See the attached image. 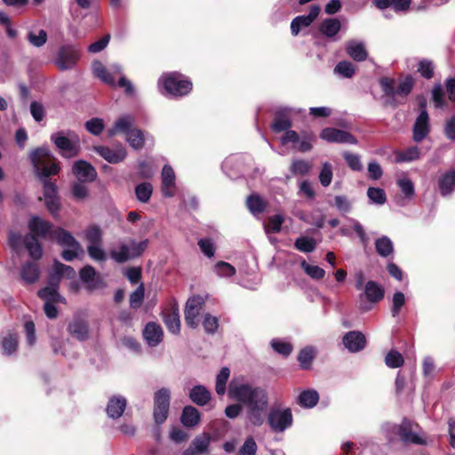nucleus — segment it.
Listing matches in <instances>:
<instances>
[{
    "label": "nucleus",
    "instance_id": "f257e3e1",
    "mask_svg": "<svg viewBox=\"0 0 455 455\" xmlns=\"http://www.w3.org/2000/svg\"><path fill=\"white\" fill-rule=\"evenodd\" d=\"M228 395L245 406L247 418L252 425L263 424L268 406V396L264 388L250 384L243 377H236L228 384Z\"/></svg>",
    "mask_w": 455,
    "mask_h": 455
},
{
    "label": "nucleus",
    "instance_id": "f03ea898",
    "mask_svg": "<svg viewBox=\"0 0 455 455\" xmlns=\"http://www.w3.org/2000/svg\"><path fill=\"white\" fill-rule=\"evenodd\" d=\"M29 158L34 167V172L39 180L48 178L59 173L60 168L56 159L48 148L40 147L32 150Z\"/></svg>",
    "mask_w": 455,
    "mask_h": 455
},
{
    "label": "nucleus",
    "instance_id": "7ed1b4c3",
    "mask_svg": "<svg viewBox=\"0 0 455 455\" xmlns=\"http://www.w3.org/2000/svg\"><path fill=\"white\" fill-rule=\"evenodd\" d=\"M158 88L161 93L180 97L188 94L192 89V83L183 75L172 72L164 74L158 80Z\"/></svg>",
    "mask_w": 455,
    "mask_h": 455
},
{
    "label": "nucleus",
    "instance_id": "20e7f679",
    "mask_svg": "<svg viewBox=\"0 0 455 455\" xmlns=\"http://www.w3.org/2000/svg\"><path fill=\"white\" fill-rule=\"evenodd\" d=\"M148 241L136 242L133 239L122 241L116 247L110 250V258L116 263H124L140 257L147 249Z\"/></svg>",
    "mask_w": 455,
    "mask_h": 455
},
{
    "label": "nucleus",
    "instance_id": "39448f33",
    "mask_svg": "<svg viewBox=\"0 0 455 455\" xmlns=\"http://www.w3.org/2000/svg\"><path fill=\"white\" fill-rule=\"evenodd\" d=\"M51 140L60 149L63 157L71 158L77 156L79 138L75 132H68L67 136L63 132L53 133L51 136Z\"/></svg>",
    "mask_w": 455,
    "mask_h": 455
},
{
    "label": "nucleus",
    "instance_id": "423d86ee",
    "mask_svg": "<svg viewBox=\"0 0 455 455\" xmlns=\"http://www.w3.org/2000/svg\"><path fill=\"white\" fill-rule=\"evenodd\" d=\"M293 417L291 409L273 408L267 416V423L272 431L283 433L291 427Z\"/></svg>",
    "mask_w": 455,
    "mask_h": 455
},
{
    "label": "nucleus",
    "instance_id": "0eeeda50",
    "mask_svg": "<svg viewBox=\"0 0 455 455\" xmlns=\"http://www.w3.org/2000/svg\"><path fill=\"white\" fill-rule=\"evenodd\" d=\"M384 289L374 281H369L364 286V292L359 295V308L363 312L371 309V304L384 298Z\"/></svg>",
    "mask_w": 455,
    "mask_h": 455
},
{
    "label": "nucleus",
    "instance_id": "6e6552de",
    "mask_svg": "<svg viewBox=\"0 0 455 455\" xmlns=\"http://www.w3.org/2000/svg\"><path fill=\"white\" fill-rule=\"evenodd\" d=\"M171 391L163 387L154 395V419L157 424H162L168 417L170 408Z\"/></svg>",
    "mask_w": 455,
    "mask_h": 455
},
{
    "label": "nucleus",
    "instance_id": "1a4fd4ad",
    "mask_svg": "<svg viewBox=\"0 0 455 455\" xmlns=\"http://www.w3.org/2000/svg\"><path fill=\"white\" fill-rule=\"evenodd\" d=\"M205 300L202 296L190 297L185 307V321L191 328H196L199 324V316L204 313Z\"/></svg>",
    "mask_w": 455,
    "mask_h": 455
},
{
    "label": "nucleus",
    "instance_id": "9d476101",
    "mask_svg": "<svg viewBox=\"0 0 455 455\" xmlns=\"http://www.w3.org/2000/svg\"><path fill=\"white\" fill-rule=\"evenodd\" d=\"M419 426L408 419L403 420L398 427V434L403 443L414 444H426L425 438L416 432Z\"/></svg>",
    "mask_w": 455,
    "mask_h": 455
},
{
    "label": "nucleus",
    "instance_id": "9b49d317",
    "mask_svg": "<svg viewBox=\"0 0 455 455\" xmlns=\"http://www.w3.org/2000/svg\"><path fill=\"white\" fill-rule=\"evenodd\" d=\"M79 58V51L75 46H62L59 51L56 65L61 70L69 69L76 65Z\"/></svg>",
    "mask_w": 455,
    "mask_h": 455
},
{
    "label": "nucleus",
    "instance_id": "f8f14e48",
    "mask_svg": "<svg viewBox=\"0 0 455 455\" xmlns=\"http://www.w3.org/2000/svg\"><path fill=\"white\" fill-rule=\"evenodd\" d=\"M320 137L331 143H343L355 145L357 140L351 133L336 129V128H324L320 134Z\"/></svg>",
    "mask_w": 455,
    "mask_h": 455
},
{
    "label": "nucleus",
    "instance_id": "ddd939ff",
    "mask_svg": "<svg viewBox=\"0 0 455 455\" xmlns=\"http://www.w3.org/2000/svg\"><path fill=\"white\" fill-rule=\"evenodd\" d=\"M81 281L85 284V287L89 291H94L104 288L106 283L102 277L96 273V270L92 266H85L80 270L79 273Z\"/></svg>",
    "mask_w": 455,
    "mask_h": 455
},
{
    "label": "nucleus",
    "instance_id": "4468645a",
    "mask_svg": "<svg viewBox=\"0 0 455 455\" xmlns=\"http://www.w3.org/2000/svg\"><path fill=\"white\" fill-rule=\"evenodd\" d=\"M30 234L28 235H35V237H43L51 239V233L54 231L50 222L38 216H33L28 223Z\"/></svg>",
    "mask_w": 455,
    "mask_h": 455
},
{
    "label": "nucleus",
    "instance_id": "2eb2a0df",
    "mask_svg": "<svg viewBox=\"0 0 455 455\" xmlns=\"http://www.w3.org/2000/svg\"><path fill=\"white\" fill-rule=\"evenodd\" d=\"M44 188V199L47 209L52 214H56L60 209L57 188L54 183L44 178L40 180Z\"/></svg>",
    "mask_w": 455,
    "mask_h": 455
},
{
    "label": "nucleus",
    "instance_id": "dca6fc26",
    "mask_svg": "<svg viewBox=\"0 0 455 455\" xmlns=\"http://www.w3.org/2000/svg\"><path fill=\"white\" fill-rule=\"evenodd\" d=\"M320 7L312 5L307 15H300L294 18L291 23V31L292 36H298L301 29L308 28L318 17Z\"/></svg>",
    "mask_w": 455,
    "mask_h": 455
},
{
    "label": "nucleus",
    "instance_id": "f3484780",
    "mask_svg": "<svg viewBox=\"0 0 455 455\" xmlns=\"http://www.w3.org/2000/svg\"><path fill=\"white\" fill-rule=\"evenodd\" d=\"M93 150L110 164H118L126 157L125 148L119 145L115 148H110L105 146H95Z\"/></svg>",
    "mask_w": 455,
    "mask_h": 455
},
{
    "label": "nucleus",
    "instance_id": "a211bd4d",
    "mask_svg": "<svg viewBox=\"0 0 455 455\" xmlns=\"http://www.w3.org/2000/svg\"><path fill=\"white\" fill-rule=\"evenodd\" d=\"M429 132V116L427 110L422 109L413 125V140L415 142L422 141L428 135Z\"/></svg>",
    "mask_w": 455,
    "mask_h": 455
},
{
    "label": "nucleus",
    "instance_id": "6ab92c4d",
    "mask_svg": "<svg viewBox=\"0 0 455 455\" xmlns=\"http://www.w3.org/2000/svg\"><path fill=\"white\" fill-rule=\"evenodd\" d=\"M72 171L76 178L81 182H91L97 177L95 168L91 164L83 160L76 162Z\"/></svg>",
    "mask_w": 455,
    "mask_h": 455
},
{
    "label": "nucleus",
    "instance_id": "aec40b11",
    "mask_svg": "<svg viewBox=\"0 0 455 455\" xmlns=\"http://www.w3.org/2000/svg\"><path fill=\"white\" fill-rule=\"evenodd\" d=\"M76 271L73 267L56 261L49 276L48 285L58 288L62 277L74 278Z\"/></svg>",
    "mask_w": 455,
    "mask_h": 455
},
{
    "label": "nucleus",
    "instance_id": "412c9836",
    "mask_svg": "<svg viewBox=\"0 0 455 455\" xmlns=\"http://www.w3.org/2000/svg\"><path fill=\"white\" fill-rule=\"evenodd\" d=\"M162 193L165 197H172L176 192V176L173 169L165 164L162 170Z\"/></svg>",
    "mask_w": 455,
    "mask_h": 455
},
{
    "label": "nucleus",
    "instance_id": "4be33fe9",
    "mask_svg": "<svg viewBox=\"0 0 455 455\" xmlns=\"http://www.w3.org/2000/svg\"><path fill=\"white\" fill-rule=\"evenodd\" d=\"M143 337L149 347H156L163 340L164 331L158 323L149 322L144 328Z\"/></svg>",
    "mask_w": 455,
    "mask_h": 455
},
{
    "label": "nucleus",
    "instance_id": "5701e85b",
    "mask_svg": "<svg viewBox=\"0 0 455 455\" xmlns=\"http://www.w3.org/2000/svg\"><path fill=\"white\" fill-rule=\"evenodd\" d=\"M343 344L350 352L355 353L364 348L366 339L362 332L352 331L343 337Z\"/></svg>",
    "mask_w": 455,
    "mask_h": 455
},
{
    "label": "nucleus",
    "instance_id": "b1692460",
    "mask_svg": "<svg viewBox=\"0 0 455 455\" xmlns=\"http://www.w3.org/2000/svg\"><path fill=\"white\" fill-rule=\"evenodd\" d=\"M134 124V119L131 116H123L119 117L114 124L113 127L108 130V137H113L117 133H124L126 136Z\"/></svg>",
    "mask_w": 455,
    "mask_h": 455
},
{
    "label": "nucleus",
    "instance_id": "393cba45",
    "mask_svg": "<svg viewBox=\"0 0 455 455\" xmlns=\"http://www.w3.org/2000/svg\"><path fill=\"white\" fill-rule=\"evenodd\" d=\"M340 28L341 23L337 18L324 19L319 26L320 33L333 41L336 40V36Z\"/></svg>",
    "mask_w": 455,
    "mask_h": 455
},
{
    "label": "nucleus",
    "instance_id": "a878e982",
    "mask_svg": "<svg viewBox=\"0 0 455 455\" xmlns=\"http://www.w3.org/2000/svg\"><path fill=\"white\" fill-rule=\"evenodd\" d=\"M346 51L347 54L355 61H363L368 57L365 45L363 42L350 40L347 43Z\"/></svg>",
    "mask_w": 455,
    "mask_h": 455
},
{
    "label": "nucleus",
    "instance_id": "bb28decb",
    "mask_svg": "<svg viewBox=\"0 0 455 455\" xmlns=\"http://www.w3.org/2000/svg\"><path fill=\"white\" fill-rule=\"evenodd\" d=\"M68 331L71 336L80 341L88 339V324L84 320L74 319L68 323Z\"/></svg>",
    "mask_w": 455,
    "mask_h": 455
},
{
    "label": "nucleus",
    "instance_id": "cd10ccee",
    "mask_svg": "<svg viewBox=\"0 0 455 455\" xmlns=\"http://www.w3.org/2000/svg\"><path fill=\"white\" fill-rule=\"evenodd\" d=\"M51 239L56 240L58 243L64 248L71 246L78 248V244H80L69 232L60 228H55L54 231L51 233Z\"/></svg>",
    "mask_w": 455,
    "mask_h": 455
},
{
    "label": "nucleus",
    "instance_id": "c85d7f7f",
    "mask_svg": "<svg viewBox=\"0 0 455 455\" xmlns=\"http://www.w3.org/2000/svg\"><path fill=\"white\" fill-rule=\"evenodd\" d=\"M126 407V400L123 396H113L109 399L107 405V413L112 419L120 418Z\"/></svg>",
    "mask_w": 455,
    "mask_h": 455
},
{
    "label": "nucleus",
    "instance_id": "c756f323",
    "mask_svg": "<svg viewBox=\"0 0 455 455\" xmlns=\"http://www.w3.org/2000/svg\"><path fill=\"white\" fill-rule=\"evenodd\" d=\"M189 398L194 403L204 406L211 400L212 394L206 387L197 385L190 390Z\"/></svg>",
    "mask_w": 455,
    "mask_h": 455
},
{
    "label": "nucleus",
    "instance_id": "7c9ffc66",
    "mask_svg": "<svg viewBox=\"0 0 455 455\" xmlns=\"http://www.w3.org/2000/svg\"><path fill=\"white\" fill-rule=\"evenodd\" d=\"M291 112V109L288 108L280 109L276 112L275 121L272 124V128L275 132H280L287 131L291 126V123L289 118Z\"/></svg>",
    "mask_w": 455,
    "mask_h": 455
},
{
    "label": "nucleus",
    "instance_id": "2f4dec72",
    "mask_svg": "<svg viewBox=\"0 0 455 455\" xmlns=\"http://www.w3.org/2000/svg\"><path fill=\"white\" fill-rule=\"evenodd\" d=\"M163 318L169 331L173 334L180 333V320L178 308L173 307L172 310L164 312Z\"/></svg>",
    "mask_w": 455,
    "mask_h": 455
},
{
    "label": "nucleus",
    "instance_id": "473e14b6",
    "mask_svg": "<svg viewBox=\"0 0 455 455\" xmlns=\"http://www.w3.org/2000/svg\"><path fill=\"white\" fill-rule=\"evenodd\" d=\"M39 275L40 270L36 263L27 262L21 267L20 277L26 283H36L39 278Z\"/></svg>",
    "mask_w": 455,
    "mask_h": 455
},
{
    "label": "nucleus",
    "instance_id": "72a5a7b5",
    "mask_svg": "<svg viewBox=\"0 0 455 455\" xmlns=\"http://www.w3.org/2000/svg\"><path fill=\"white\" fill-rule=\"evenodd\" d=\"M379 9L392 7L395 12H405L409 9L411 0H373Z\"/></svg>",
    "mask_w": 455,
    "mask_h": 455
},
{
    "label": "nucleus",
    "instance_id": "f704fd0d",
    "mask_svg": "<svg viewBox=\"0 0 455 455\" xmlns=\"http://www.w3.org/2000/svg\"><path fill=\"white\" fill-rule=\"evenodd\" d=\"M3 354L12 355L18 348V336L16 333L9 331L3 336L1 340Z\"/></svg>",
    "mask_w": 455,
    "mask_h": 455
},
{
    "label": "nucleus",
    "instance_id": "c9c22d12",
    "mask_svg": "<svg viewBox=\"0 0 455 455\" xmlns=\"http://www.w3.org/2000/svg\"><path fill=\"white\" fill-rule=\"evenodd\" d=\"M375 249L380 257L387 258L394 252V244L389 237L383 235L375 241Z\"/></svg>",
    "mask_w": 455,
    "mask_h": 455
},
{
    "label": "nucleus",
    "instance_id": "e433bc0d",
    "mask_svg": "<svg viewBox=\"0 0 455 455\" xmlns=\"http://www.w3.org/2000/svg\"><path fill=\"white\" fill-rule=\"evenodd\" d=\"M24 245L32 259H41L43 254L42 246L35 235H26L24 238Z\"/></svg>",
    "mask_w": 455,
    "mask_h": 455
},
{
    "label": "nucleus",
    "instance_id": "4c0bfd02",
    "mask_svg": "<svg viewBox=\"0 0 455 455\" xmlns=\"http://www.w3.org/2000/svg\"><path fill=\"white\" fill-rule=\"evenodd\" d=\"M180 419L185 427H195L200 419L199 411L193 406H186L183 409Z\"/></svg>",
    "mask_w": 455,
    "mask_h": 455
},
{
    "label": "nucleus",
    "instance_id": "58836bf2",
    "mask_svg": "<svg viewBox=\"0 0 455 455\" xmlns=\"http://www.w3.org/2000/svg\"><path fill=\"white\" fill-rule=\"evenodd\" d=\"M316 350L314 347L308 346L302 348L298 355V362L301 369L308 370L312 365V362L315 356Z\"/></svg>",
    "mask_w": 455,
    "mask_h": 455
},
{
    "label": "nucleus",
    "instance_id": "ea45409f",
    "mask_svg": "<svg viewBox=\"0 0 455 455\" xmlns=\"http://www.w3.org/2000/svg\"><path fill=\"white\" fill-rule=\"evenodd\" d=\"M319 401V395L315 390L307 389L302 391L298 396V403L304 408H312Z\"/></svg>",
    "mask_w": 455,
    "mask_h": 455
},
{
    "label": "nucleus",
    "instance_id": "a19ab883",
    "mask_svg": "<svg viewBox=\"0 0 455 455\" xmlns=\"http://www.w3.org/2000/svg\"><path fill=\"white\" fill-rule=\"evenodd\" d=\"M38 296L44 302H65V299L58 292V288L51 285L41 289L38 291Z\"/></svg>",
    "mask_w": 455,
    "mask_h": 455
},
{
    "label": "nucleus",
    "instance_id": "79ce46f5",
    "mask_svg": "<svg viewBox=\"0 0 455 455\" xmlns=\"http://www.w3.org/2000/svg\"><path fill=\"white\" fill-rule=\"evenodd\" d=\"M92 72L94 76L100 79L103 83L110 85H115V78L100 61H93Z\"/></svg>",
    "mask_w": 455,
    "mask_h": 455
},
{
    "label": "nucleus",
    "instance_id": "37998d69",
    "mask_svg": "<svg viewBox=\"0 0 455 455\" xmlns=\"http://www.w3.org/2000/svg\"><path fill=\"white\" fill-rule=\"evenodd\" d=\"M230 376V370L223 367L216 376L215 391L219 395H223L227 391V383Z\"/></svg>",
    "mask_w": 455,
    "mask_h": 455
},
{
    "label": "nucleus",
    "instance_id": "c03bdc74",
    "mask_svg": "<svg viewBox=\"0 0 455 455\" xmlns=\"http://www.w3.org/2000/svg\"><path fill=\"white\" fill-rule=\"evenodd\" d=\"M439 188L443 196L451 194L455 189V172L444 174L439 181Z\"/></svg>",
    "mask_w": 455,
    "mask_h": 455
},
{
    "label": "nucleus",
    "instance_id": "a18cd8bd",
    "mask_svg": "<svg viewBox=\"0 0 455 455\" xmlns=\"http://www.w3.org/2000/svg\"><path fill=\"white\" fill-rule=\"evenodd\" d=\"M419 148L410 147L403 151L395 152V160L398 163L411 162L419 158Z\"/></svg>",
    "mask_w": 455,
    "mask_h": 455
},
{
    "label": "nucleus",
    "instance_id": "49530a36",
    "mask_svg": "<svg viewBox=\"0 0 455 455\" xmlns=\"http://www.w3.org/2000/svg\"><path fill=\"white\" fill-rule=\"evenodd\" d=\"M126 140L130 146L134 149H140L145 143L144 135L141 130L134 128L128 132Z\"/></svg>",
    "mask_w": 455,
    "mask_h": 455
},
{
    "label": "nucleus",
    "instance_id": "de8ad7c7",
    "mask_svg": "<svg viewBox=\"0 0 455 455\" xmlns=\"http://www.w3.org/2000/svg\"><path fill=\"white\" fill-rule=\"evenodd\" d=\"M294 246L299 251L312 252L316 247V242L312 237L300 236L296 239Z\"/></svg>",
    "mask_w": 455,
    "mask_h": 455
},
{
    "label": "nucleus",
    "instance_id": "09e8293b",
    "mask_svg": "<svg viewBox=\"0 0 455 455\" xmlns=\"http://www.w3.org/2000/svg\"><path fill=\"white\" fill-rule=\"evenodd\" d=\"M84 237L89 244L102 243V232L98 226H91L84 230Z\"/></svg>",
    "mask_w": 455,
    "mask_h": 455
},
{
    "label": "nucleus",
    "instance_id": "8fccbe9b",
    "mask_svg": "<svg viewBox=\"0 0 455 455\" xmlns=\"http://www.w3.org/2000/svg\"><path fill=\"white\" fill-rule=\"evenodd\" d=\"M153 192V187L149 182L139 184L135 188L137 199L141 203H147L150 199Z\"/></svg>",
    "mask_w": 455,
    "mask_h": 455
},
{
    "label": "nucleus",
    "instance_id": "3c124183",
    "mask_svg": "<svg viewBox=\"0 0 455 455\" xmlns=\"http://www.w3.org/2000/svg\"><path fill=\"white\" fill-rule=\"evenodd\" d=\"M235 272V267L225 261H219L214 266V273L220 278L233 276Z\"/></svg>",
    "mask_w": 455,
    "mask_h": 455
},
{
    "label": "nucleus",
    "instance_id": "603ef678",
    "mask_svg": "<svg viewBox=\"0 0 455 455\" xmlns=\"http://www.w3.org/2000/svg\"><path fill=\"white\" fill-rule=\"evenodd\" d=\"M270 345L274 351L283 356H288L292 352L291 344L281 339H273Z\"/></svg>",
    "mask_w": 455,
    "mask_h": 455
},
{
    "label": "nucleus",
    "instance_id": "864d4df0",
    "mask_svg": "<svg viewBox=\"0 0 455 455\" xmlns=\"http://www.w3.org/2000/svg\"><path fill=\"white\" fill-rule=\"evenodd\" d=\"M434 63L427 59L420 60L418 64V72L426 79H430L434 76Z\"/></svg>",
    "mask_w": 455,
    "mask_h": 455
},
{
    "label": "nucleus",
    "instance_id": "5fc2aeb1",
    "mask_svg": "<svg viewBox=\"0 0 455 455\" xmlns=\"http://www.w3.org/2000/svg\"><path fill=\"white\" fill-rule=\"evenodd\" d=\"M385 363L389 368H399L403 364L404 359L398 351L391 350L387 354Z\"/></svg>",
    "mask_w": 455,
    "mask_h": 455
},
{
    "label": "nucleus",
    "instance_id": "6e6d98bb",
    "mask_svg": "<svg viewBox=\"0 0 455 455\" xmlns=\"http://www.w3.org/2000/svg\"><path fill=\"white\" fill-rule=\"evenodd\" d=\"M87 251L89 256L96 261H105L107 259V253L102 248V243L88 244Z\"/></svg>",
    "mask_w": 455,
    "mask_h": 455
},
{
    "label": "nucleus",
    "instance_id": "4d7b16f0",
    "mask_svg": "<svg viewBox=\"0 0 455 455\" xmlns=\"http://www.w3.org/2000/svg\"><path fill=\"white\" fill-rule=\"evenodd\" d=\"M355 71L354 64L349 61H340L334 68L335 73L346 78H351L355 75Z\"/></svg>",
    "mask_w": 455,
    "mask_h": 455
},
{
    "label": "nucleus",
    "instance_id": "13d9d810",
    "mask_svg": "<svg viewBox=\"0 0 455 455\" xmlns=\"http://www.w3.org/2000/svg\"><path fill=\"white\" fill-rule=\"evenodd\" d=\"M247 206L253 214L260 213L265 209V203L259 196H251L247 199Z\"/></svg>",
    "mask_w": 455,
    "mask_h": 455
},
{
    "label": "nucleus",
    "instance_id": "bf43d9fd",
    "mask_svg": "<svg viewBox=\"0 0 455 455\" xmlns=\"http://www.w3.org/2000/svg\"><path fill=\"white\" fill-rule=\"evenodd\" d=\"M414 80L411 76H408L405 78L402 79L399 84L396 85L395 95L399 96H407L412 87H413Z\"/></svg>",
    "mask_w": 455,
    "mask_h": 455
},
{
    "label": "nucleus",
    "instance_id": "052dcab7",
    "mask_svg": "<svg viewBox=\"0 0 455 455\" xmlns=\"http://www.w3.org/2000/svg\"><path fill=\"white\" fill-rule=\"evenodd\" d=\"M301 267L306 272V274L308 275L313 279H322L325 275L324 269L315 265H310L307 263L305 260L302 261Z\"/></svg>",
    "mask_w": 455,
    "mask_h": 455
},
{
    "label": "nucleus",
    "instance_id": "680f3d73",
    "mask_svg": "<svg viewBox=\"0 0 455 455\" xmlns=\"http://www.w3.org/2000/svg\"><path fill=\"white\" fill-rule=\"evenodd\" d=\"M367 196L371 203L377 204H384L387 200L385 191L379 188H369Z\"/></svg>",
    "mask_w": 455,
    "mask_h": 455
},
{
    "label": "nucleus",
    "instance_id": "e2e57ef3",
    "mask_svg": "<svg viewBox=\"0 0 455 455\" xmlns=\"http://www.w3.org/2000/svg\"><path fill=\"white\" fill-rule=\"evenodd\" d=\"M210 444V436L208 434L196 436L192 442V446L202 455L208 450Z\"/></svg>",
    "mask_w": 455,
    "mask_h": 455
},
{
    "label": "nucleus",
    "instance_id": "0e129e2a",
    "mask_svg": "<svg viewBox=\"0 0 455 455\" xmlns=\"http://www.w3.org/2000/svg\"><path fill=\"white\" fill-rule=\"evenodd\" d=\"M24 238L20 233L10 231L8 234V244L16 252H19L23 244Z\"/></svg>",
    "mask_w": 455,
    "mask_h": 455
},
{
    "label": "nucleus",
    "instance_id": "69168bd1",
    "mask_svg": "<svg viewBox=\"0 0 455 455\" xmlns=\"http://www.w3.org/2000/svg\"><path fill=\"white\" fill-rule=\"evenodd\" d=\"M405 303V296L401 291H396L393 295L391 313L393 317H396Z\"/></svg>",
    "mask_w": 455,
    "mask_h": 455
},
{
    "label": "nucleus",
    "instance_id": "338daca9",
    "mask_svg": "<svg viewBox=\"0 0 455 455\" xmlns=\"http://www.w3.org/2000/svg\"><path fill=\"white\" fill-rule=\"evenodd\" d=\"M343 157L346 160L347 165L353 171L360 172L363 169V164L361 163V158L359 155L353 154L350 152H344Z\"/></svg>",
    "mask_w": 455,
    "mask_h": 455
},
{
    "label": "nucleus",
    "instance_id": "774afa93",
    "mask_svg": "<svg viewBox=\"0 0 455 455\" xmlns=\"http://www.w3.org/2000/svg\"><path fill=\"white\" fill-rule=\"evenodd\" d=\"M201 251L208 258H212L216 251V246L212 239L202 238L198 241Z\"/></svg>",
    "mask_w": 455,
    "mask_h": 455
}]
</instances>
